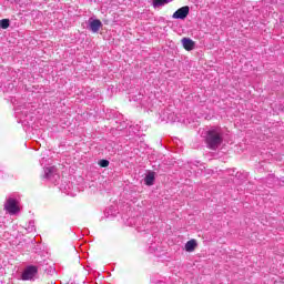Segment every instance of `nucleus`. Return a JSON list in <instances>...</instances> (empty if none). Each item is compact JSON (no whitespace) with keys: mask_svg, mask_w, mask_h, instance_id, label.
<instances>
[{"mask_svg":"<svg viewBox=\"0 0 284 284\" xmlns=\"http://www.w3.org/2000/svg\"><path fill=\"white\" fill-rule=\"evenodd\" d=\"M206 143L211 150H216L223 143L221 134L214 130L207 132Z\"/></svg>","mask_w":284,"mask_h":284,"instance_id":"1","label":"nucleus"},{"mask_svg":"<svg viewBox=\"0 0 284 284\" xmlns=\"http://www.w3.org/2000/svg\"><path fill=\"white\" fill-rule=\"evenodd\" d=\"M4 210L9 213V214H17V212H19V204L17 203V201L12 197H10L7 203L4 204Z\"/></svg>","mask_w":284,"mask_h":284,"instance_id":"2","label":"nucleus"},{"mask_svg":"<svg viewBox=\"0 0 284 284\" xmlns=\"http://www.w3.org/2000/svg\"><path fill=\"white\" fill-rule=\"evenodd\" d=\"M39 268L37 266H29L22 273V280L30 281L31 278H34V276H37Z\"/></svg>","mask_w":284,"mask_h":284,"instance_id":"3","label":"nucleus"},{"mask_svg":"<svg viewBox=\"0 0 284 284\" xmlns=\"http://www.w3.org/2000/svg\"><path fill=\"white\" fill-rule=\"evenodd\" d=\"M190 14V7L185 6L173 13V19H185Z\"/></svg>","mask_w":284,"mask_h":284,"instance_id":"4","label":"nucleus"},{"mask_svg":"<svg viewBox=\"0 0 284 284\" xmlns=\"http://www.w3.org/2000/svg\"><path fill=\"white\" fill-rule=\"evenodd\" d=\"M89 26H90V30L94 33L99 32V30L103 28V23L99 19L90 21Z\"/></svg>","mask_w":284,"mask_h":284,"instance_id":"5","label":"nucleus"},{"mask_svg":"<svg viewBox=\"0 0 284 284\" xmlns=\"http://www.w3.org/2000/svg\"><path fill=\"white\" fill-rule=\"evenodd\" d=\"M182 45L186 52H191V50L194 48L195 43L194 40L190 38H183L182 40Z\"/></svg>","mask_w":284,"mask_h":284,"instance_id":"6","label":"nucleus"},{"mask_svg":"<svg viewBox=\"0 0 284 284\" xmlns=\"http://www.w3.org/2000/svg\"><path fill=\"white\" fill-rule=\"evenodd\" d=\"M197 246H199V244L196 243V240H190L185 244V251L194 252V250H196Z\"/></svg>","mask_w":284,"mask_h":284,"instance_id":"7","label":"nucleus"},{"mask_svg":"<svg viewBox=\"0 0 284 284\" xmlns=\"http://www.w3.org/2000/svg\"><path fill=\"white\" fill-rule=\"evenodd\" d=\"M145 185H154V172H150L144 179Z\"/></svg>","mask_w":284,"mask_h":284,"instance_id":"8","label":"nucleus"},{"mask_svg":"<svg viewBox=\"0 0 284 284\" xmlns=\"http://www.w3.org/2000/svg\"><path fill=\"white\" fill-rule=\"evenodd\" d=\"M170 1L171 0H153V8L165 6V3H170Z\"/></svg>","mask_w":284,"mask_h":284,"instance_id":"9","label":"nucleus"},{"mask_svg":"<svg viewBox=\"0 0 284 284\" xmlns=\"http://www.w3.org/2000/svg\"><path fill=\"white\" fill-rule=\"evenodd\" d=\"M0 28H2V30H8V28H10V19L0 20Z\"/></svg>","mask_w":284,"mask_h":284,"instance_id":"10","label":"nucleus"},{"mask_svg":"<svg viewBox=\"0 0 284 284\" xmlns=\"http://www.w3.org/2000/svg\"><path fill=\"white\" fill-rule=\"evenodd\" d=\"M52 172H54V168H47L44 179H50V176L52 175Z\"/></svg>","mask_w":284,"mask_h":284,"instance_id":"11","label":"nucleus"},{"mask_svg":"<svg viewBox=\"0 0 284 284\" xmlns=\"http://www.w3.org/2000/svg\"><path fill=\"white\" fill-rule=\"evenodd\" d=\"M99 165H100V168H108V165H110V161H108V160H101V161L99 162Z\"/></svg>","mask_w":284,"mask_h":284,"instance_id":"12","label":"nucleus"}]
</instances>
